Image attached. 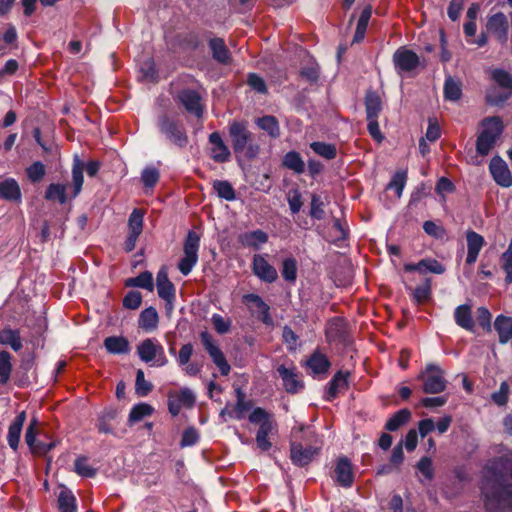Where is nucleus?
Wrapping results in <instances>:
<instances>
[{
	"label": "nucleus",
	"mask_w": 512,
	"mask_h": 512,
	"mask_svg": "<svg viewBox=\"0 0 512 512\" xmlns=\"http://www.w3.org/2000/svg\"><path fill=\"white\" fill-rule=\"evenodd\" d=\"M481 492L487 512H512V468L502 462L487 465Z\"/></svg>",
	"instance_id": "1"
},
{
	"label": "nucleus",
	"mask_w": 512,
	"mask_h": 512,
	"mask_svg": "<svg viewBox=\"0 0 512 512\" xmlns=\"http://www.w3.org/2000/svg\"><path fill=\"white\" fill-rule=\"evenodd\" d=\"M228 135L236 155L240 154L248 160L258 157L261 147L255 141V135L249 130L245 120H234L228 125Z\"/></svg>",
	"instance_id": "2"
},
{
	"label": "nucleus",
	"mask_w": 512,
	"mask_h": 512,
	"mask_svg": "<svg viewBox=\"0 0 512 512\" xmlns=\"http://www.w3.org/2000/svg\"><path fill=\"white\" fill-rule=\"evenodd\" d=\"M481 126L483 130L477 137L476 151L481 156H487L503 133L504 125L499 116H491L484 118Z\"/></svg>",
	"instance_id": "3"
},
{
	"label": "nucleus",
	"mask_w": 512,
	"mask_h": 512,
	"mask_svg": "<svg viewBox=\"0 0 512 512\" xmlns=\"http://www.w3.org/2000/svg\"><path fill=\"white\" fill-rule=\"evenodd\" d=\"M249 421L254 424H259V429L256 434L257 447L262 451H268L272 447L269 441V435L276 429V422L273 414L268 413L265 409L257 407L249 415Z\"/></svg>",
	"instance_id": "4"
},
{
	"label": "nucleus",
	"mask_w": 512,
	"mask_h": 512,
	"mask_svg": "<svg viewBox=\"0 0 512 512\" xmlns=\"http://www.w3.org/2000/svg\"><path fill=\"white\" fill-rule=\"evenodd\" d=\"M157 125L159 131L165 138L179 149H184L189 144L186 128L181 121L175 120L167 114H163L158 118Z\"/></svg>",
	"instance_id": "5"
},
{
	"label": "nucleus",
	"mask_w": 512,
	"mask_h": 512,
	"mask_svg": "<svg viewBox=\"0 0 512 512\" xmlns=\"http://www.w3.org/2000/svg\"><path fill=\"white\" fill-rule=\"evenodd\" d=\"M320 442L318 439L312 441L307 438L305 441H298L297 434H293V440L290 445V458L292 462L300 467L308 465L320 451Z\"/></svg>",
	"instance_id": "6"
},
{
	"label": "nucleus",
	"mask_w": 512,
	"mask_h": 512,
	"mask_svg": "<svg viewBox=\"0 0 512 512\" xmlns=\"http://www.w3.org/2000/svg\"><path fill=\"white\" fill-rule=\"evenodd\" d=\"M200 246V235L189 230L183 244L184 256L178 263V269L183 275H188L198 262V251Z\"/></svg>",
	"instance_id": "7"
},
{
	"label": "nucleus",
	"mask_w": 512,
	"mask_h": 512,
	"mask_svg": "<svg viewBox=\"0 0 512 512\" xmlns=\"http://www.w3.org/2000/svg\"><path fill=\"white\" fill-rule=\"evenodd\" d=\"M492 79L504 91L499 92L497 88H491L486 94V100L489 104L499 105L509 99L512 94V75L505 70L496 69L492 73Z\"/></svg>",
	"instance_id": "8"
},
{
	"label": "nucleus",
	"mask_w": 512,
	"mask_h": 512,
	"mask_svg": "<svg viewBox=\"0 0 512 512\" xmlns=\"http://www.w3.org/2000/svg\"><path fill=\"white\" fill-rule=\"evenodd\" d=\"M137 354L143 362H153V365L158 367L165 366L168 363L164 347L156 339H144L137 346Z\"/></svg>",
	"instance_id": "9"
},
{
	"label": "nucleus",
	"mask_w": 512,
	"mask_h": 512,
	"mask_svg": "<svg viewBox=\"0 0 512 512\" xmlns=\"http://www.w3.org/2000/svg\"><path fill=\"white\" fill-rule=\"evenodd\" d=\"M423 383V392L427 394H438L447 387V380L444 371L437 365L429 364L419 375Z\"/></svg>",
	"instance_id": "10"
},
{
	"label": "nucleus",
	"mask_w": 512,
	"mask_h": 512,
	"mask_svg": "<svg viewBox=\"0 0 512 512\" xmlns=\"http://www.w3.org/2000/svg\"><path fill=\"white\" fill-rule=\"evenodd\" d=\"M200 340L205 351L208 353L213 363L218 367L221 375L227 376L231 371V366L222 350L214 342L212 335L208 331H202L200 333Z\"/></svg>",
	"instance_id": "11"
},
{
	"label": "nucleus",
	"mask_w": 512,
	"mask_h": 512,
	"mask_svg": "<svg viewBox=\"0 0 512 512\" xmlns=\"http://www.w3.org/2000/svg\"><path fill=\"white\" fill-rule=\"evenodd\" d=\"M39 422L36 418H33L26 429L25 433V442L28 445L31 453L34 456H45L49 451L56 447L55 441L43 442L41 440H37V435L40 434L39 430Z\"/></svg>",
	"instance_id": "12"
},
{
	"label": "nucleus",
	"mask_w": 512,
	"mask_h": 512,
	"mask_svg": "<svg viewBox=\"0 0 512 512\" xmlns=\"http://www.w3.org/2000/svg\"><path fill=\"white\" fill-rule=\"evenodd\" d=\"M144 211L134 209L128 219V234L124 242V250L131 252L136 247V242L143 231Z\"/></svg>",
	"instance_id": "13"
},
{
	"label": "nucleus",
	"mask_w": 512,
	"mask_h": 512,
	"mask_svg": "<svg viewBox=\"0 0 512 512\" xmlns=\"http://www.w3.org/2000/svg\"><path fill=\"white\" fill-rule=\"evenodd\" d=\"M393 63L399 74L410 73L419 66L420 58L414 51L402 46L394 52Z\"/></svg>",
	"instance_id": "14"
},
{
	"label": "nucleus",
	"mask_w": 512,
	"mask_h": 512,
	"mask_svg": "<svg viewBox=\"0 0 512 512\" xmlns=\"http://www.w3.org/2000/svg\"><path fill=\"white\" fill-rule=\"evenodd\" d=\"M195 396L188 388L168 393V410L172 416H177L183 407L192 408L195 405Z\"/></svg>",
	"instance_id": "15"
},
{
	"label": "nucleus",
	"mask_w": 512,
	"mask_h": 512,
	"mask_svg": "<svg viewBox=\"0 0 512 512\" xmlns=\"http://www.w3.org/2000/svg\"><path fill=\"white\" fill-rule=\"evenodd\" d=\"M242 301L247 305L251 312L257 313V318L259 321L267 326L273 325V318L270 314V307L259 295L254 293L245 294L242 297Z\"/></svg>",
	"instance_id": "16"
},
{
	"label": "nucleus",
	"mask_w": 512,
	"mask_h": 512,
	"mask_svg": "<svg viewBox=\"0 0 512 512\" xmlns=\"http://www.w3.org/2000/svg\"><path fill=\"white\" fill-rule=\"evenodd\" d=\"M353 465L350 459L346 456H340L336 459L334 467V480L344 488L352 487L354 483Z\"/></svg>",
	"instance_id": "17"
},
{
	"label": "nucleus",
	"mask_w": 512,
	"mask_h": 512,
	"mask_svg": "<svg viewBox=\"0 0 512 512\" xmlns=\"http://www.w3.org/2000/svg\"><path fill=\"white\" fill-rule=\"evenodd\" d=\"M487 32L492 34L501 44L508 40L509 22L506 15L497 12L488 17L486 22Z\"/></svg>",
	"instance_id": "18"
},
{
	"label": "nucleus",
	"mask_w": 512,
	"mask_h": 512,
	"mask_svg": "<svg viewBox=\"0 0 512 512\" xmlns=\"http://www.w3.org/2000/svg\"><path fill=\"white\" fill-rule=\"evenodd\" d=\"M348 334V324L343 317H333L325 327L326 340L329 343H343Z\"/></svg>",
	"instance_id": "19"
},
{
	"label": "nucleus",
	"mask_w": 512,
	"mask_h": 512,
	"mask_svg": "<svg viewBox=\"0 0 512 512\" xmlns=\"http://www.w3.org/2000/svg\"><path fill=\"white\" fill-rule=\"evenodd\" d=\"M277 372L282 379L283 386L287 393L296 394L303 389V381L300 379V375L295 366L286 367L285 365H280L277 368Z\"/></svg>",
	"instance_id": "20"
},
{
	"label": "nucleus",
	"mask_w": 512,
	"mask_h": 512,
	"mask_svg": "<svg viewBox=\"0 0 512 512\" xmlns=\"http://www.w3.org/2000/svg\"><path fill=\"white\" fill-rule=\"evenodd\" d=\"M177 99L188 113L193 114L198 118L202 117V98L197 91L192 89H183L178 93Z\"/></svg>",
	"instance_id": "21"
},
{
	"label": "nucleus",
	"mask_w": 512,
	"mask_h": 512,
	"mask_svg": "<svg viewBox=\"0 0 512 512\" xmlns=\"http://www.w3.org/2000/svg\"><path fill=\"white\" fill-rule=\"evenodd\" d=\"M490 173L495 182L502 187L512 186V175L505 163L500 157H493L489 165Z\"/></svg>",
	"instance_id": "22"
},
{
	"label": "nucleus",
	"mask_w": 512,
	"mask_h": 512,
	"mask_svg": "<svg viewBox=\"0 0 512 512\" xmlns=\"http://www.w3.org/2000/svg\"><path fill=\"white\" fill-rule=\"evenodd\" d=\"M252 270L258 278L267 283H272L278 278L277 270L259 254H256L253 257Z\"/></svg>",
	"instance_id": "23"
},
{
	"label": "nucleus",
	"mask_w": 512,
	"mask_h": 512,
	"mask_svg": "<svg viewBox=\"0 0 512 512\" xmlns=\"http://www.w3.org/2000/svg\"><path fill=\"white\" fill-rule=\"evenodd\" d=\"M467 242V256L465 263L467 265H473L479 256L481 249L486 244L485 239L482 235L475 232L474 230H468L466 232Z\"/></svg>",
	"instance_id": "24"
},
{
	"label": "nucleus",
	"mask_w": 512,
	"mask_h": 512,
	"mask_svg": "<svg viewBox=\"0 0 512 512\" xmlns=\"http://www.w3.org/2000/svg\"><path fill=\"white\" fill-rule=\"evenodd\" d=\"M349 377H350L349 371L344 372L342 370H339L338 372H336V374L332 377V379L328 383L325 399L327 401H332L338 396V394L341 391L348 389Z\"/></svg>",
	"instance_id": "25"
},
{
	"label": "nucleus",
	"mask_w": 512,
	"mask_h": 512,
	"mask_svg": "<svg viewBox=\"0 0 512 512\" xmlns=\"http://www.w3.org/2000/svg\"><path fill=\"white\" fill-rule=\"evenodd\" d=\"M209 142L213 145L211 157L217 163H224L230 159L231 152L224 143L219 132L215 131L209 135Z\"/></svg>",
	"instance_id": "26"
},
{
	"label": "nucleus",
	"mask_w": 512,
	"mask_h": 512,
	"mask_svg": "<svg viewBox=\"0 0 512 512\" xmlns=\"http://www.w3.org/2000/svg\"><path fill=\"white\" fill-rule=\"evenodd\" d=\"M26 421V412L21 411L12 421L8 428L7 442L13 451H17L20 443V436L23 425Z\"/></svg>",
	"instance_id": "27"
},
{
	"label": "nucleus",
	"mask_w": 512,
	"mask_h": 512,
	"mask_svg": "<svg viewBox=\"0 0 512 512\" xmlns=\"http://www.w3.org/2000/svg\"><path fill=\"white\" fill-rule=\"evenodd\" d=\"M209 48L212 52V57L218 63L228 65L232 61L231 53L225 44L224 39L215 37L209 40Z\"/></svg>",
	"instance_id": "28"
},
{
	"label": "nucleus",
	"mask_w": 512,
	"mask_h": 512,
	"mask_svg": "<svg viewBox=\"0 0 512 512\" xmlns=\"http://www.w3.org/2000/svg\"><path fill=\"white\" fill-rule=\"evenodd\" d=\"M367 119H378L382 111V99L377 91L367 90L364 98Z\"/></svg>",
	"instance_id": "29"
},
{
	"label": "nucleus",
	"mask_w": 512,
	"mask_h": 512,
	"mask_svg": "<svg viewBox=\"0 0 512 512\" xmlns=\"http://www.w3.org/2000/svg\"><path fill=\"white\" fill-rule=\"evenodd\" d=\"M454 319L459 327L467 331H473L475 322L472 315L471 305L463 304L456 307L454 311Z\"/></svg>",
	"instance_id": "30"
},
{
	"label": "nucleus",
	"mask_w": 512,
	"mask_h": 512,
	"mask_svg": "<svg viewBox=\"0 0 512 512\" xmlns=\"http://www.w3.org/2000/svg\"><path fill=\"white\" fill-rule=\"evenodd\" d=\"M307 366L314 375L326 374L331 366L328 357L319 350L314 351L307 360Z\"/></svg>",
	"instance_id": "31"
},
{
	"label": "nucleus",
	"mask_w": 512,
	"mask_h": 512,
	"mask_svg": "<svg viewBox=\"0 0 512 512\" xmlns=\"http://www.w3.org/2000/svg\"><path fill=\"white\" fill-rule=\"evenodd\" d=\"M238 241L244 247L257 249L261 244L268 241V235L263 230L257 229L240 234L238 236Z\"/></svg>",
	"instance_id": "32"
},
{
	"label": "nucleus",
	"mask_w": 512,
	"mask_h": 512,
	"mask_svg": "<svg viewBox=\"0 0 512 512\" xmlns=\"http://www.w3.org/2000/svg\"><path fill=\"white\" fill-rule=\"evenodd\" d=\"M257 127L273 138L276 139L280 136V126L277 118L273 115H265L255 120Z\"/></svg>",
	"instance_id": "33"
},
{
	"label": "nucleus",
	"mask_w": 512,
	"mask_h": 512,
	"mask_svg": "<svg viewBox=\"0 0 512 512\" xmlns=\"http://www.w3.org/2000/svg\"><path fill=\"white\" fill-rule=\"evenodd\" d=\"M104 347L111 354H126L130 350L129 341L123 336L107 337Z\"/></svg>",
	"instance_id": "34"
},
{
	"label": "nucleus",
	"mask_w": 512,
	"mask_h": 512,
	"mask_svg": "<svg viewBox=\"0 0 512 512\" xmlns=\"http://www.w3.org/2000/svg\"><path fill=\"white\" fill-rule=\"evenodd\" d=\"M0 343L9 345L16 352L20 351L23 347L20 331L10 327H5L0 331Z\"/></svg>",
	"instance_id": "35"
},
{
	"label": "nucleus",
	"mask_w": 512,
	"mask_h": 512,
	"mask_svg": "<svg viewBox=\"0 0 512 512\" xmlns=\"http://www.w3.org/2000/svg\"><path fill=\"white\" fill-rule=\"evenodd\" d=\"M494 328L501 343H507L512 338V318L504 315L497 316Z\"/></svg>",
	"instance_id": "36"
},
{
	"label": "nucleus",
	"mask_w": 512,
	"mask_h": 512,
	"mask_svg": "<svg viewBox=\"0 0 512 512\" xmlns=\"http://www.w3.org/2000/svg\"><path fill=\"white\" fill-rule=\"evenodd\" d=\"M282 166L293 171L295 174H302L305 171V163L297 151L287 152L283 156Z\"/></svg>",
	"instance_id": "37"
},
{
	"label": "nucleus",
	"mask_w": 512,
	"mask_h": 512,
	"mask_svg": "<svg viewBox=\"0 0 512 512\" xmlns=\"http://www.w3.org/2000/svg\"><path fill=\"white\" fill-rule=\"evenodd\" d=\"M124 285L125 287H138L152 292L154 290L153 275L149 271L141 272L136 277L127 278Z\"/></svg>",
	"instance_id": "38"
},
{
	"label": "nucleus",
	"mask_w": 512,
	"mask_h": 512,
	"mask_svg": "<svg viewBox=\"0 0 512 512\" xmlns=\"http://www.w3.org/2000/svg\"><path fill=\"white\" fill-rule=\"evenodd\" d=\"M158 322L159 316L154 307H148L140 313L138 324L139 327L145 331H152L156 329Z\"/></svg>",
	"instance_id": "39"
},
{
	"label": "nucleus",
	"mask_w": 512,
	"mask_h": 512,
	"mask_svg": "<svg viewBox=\"0 0 512 512\" xmlns=\"http://www.w3.org/2000/svg\"><path fill=\"white\" fill-rule=\"evenodd\" d=\"M0 196L9 201L19 200L21 191L17 181L10 178L0 182Z\"/></svg>",
	"instance_id": "40"
},
{
	"label": "nucleus",
	"mask_w": 512,
	"mask_h": 512,
	"mask_svg": "<svg viewBox=\"0 0 512 512\" xmlns=\"http://www.w3.org/2000/svg\"><path fill=\"white\" fill-rule=\"evenodd\" d=\"M59 512H76V498L71 490L63 487L58 495Z\"/></svg>",
	"instance_id": "41"
},
{
	"label": "nucleus",
	"mask_w": 512,
	"mask_h": 512,
	"mask_svg": "<svg viewBox=\"0 0 512 512\" xmlns=\"http://www.w3.org/2000/svg\"><path fill=\"white\" fill-rule=\"evenodd\" d=\"M411 418V412L407 408L401 409L394 413L386 422L385 429L388 431H396L406 424Z\"/></svg>",
	"instance_id": "42"
},
{
	"label": "nucleus",
	"mask_w": 512,
	"mask_h": 512,
	"mask_svg": "<svg viewBox=\"0 0 512 512\" xmlns=\"http://www.w3.org/2000/svg\"><path fill=\"white\" fill-rule=\"evenodd\" d=\"M157 292L158 296L165 301L166 311L171 312L174 309V302L176 300L175 285L172 282L161 286L158 285Z\"/></svg>",
	"instance_id": "43"
},
{
	"label": "nucleus",
	"mask_w": 512,
	"mask_h": 512,
	"mask_svg": "<svg viewBox=\"0 0 512 512\" xmlns=\"http://www.w3.org/2000/svg\"><path fill=\"white\" fill-rule=\"evenodd\" d=\"M432 280L426 278L422 285L417 286L413 291V300L417 305H423L431 299Z\"/></svg>",
	"instance_id": "44"
},
{
	"label": "nucleus",
	"mask_w": 512,
	"mask_h": 512,
	"mask_svg": "<svg viewBox=\"0 0 512 512\" xmlns=\"http://www.w3.org/2000/svg\"><path fill=\"white\" fill-rule=\"evenodd\" d=\"M213 190L218 197L226 201H233L236 199V192L232 184L227 180H215L213 182Z\"/></svg>",
	"instance_id": "45"
},
{
	"label": "nucleus",
	"mask_w": 512,
	"mask_h": 512,
	"mask_svg": "<svg viewBox=\"0 0 512 512\" xmlns=\"http://www.w3.org/2000/svg\"><path fill=\"white\" fill-rule=\"evenodd\" d=\"M84 163L76 156L72 167V182L74 187L73 196L76 197L81 189L84 182L83 177Z\"/></svg>",
	"instance_id": "46"
},
{
	"label": "nucleus",
	"mask_w": 512,
	"mask_h": 512,
	"mask_svg": "<svg viewBox=\"0 0 512 512\" xmlns=\"http://www.w3.org/2000/svg\"><path fill=\"white\" fill-rule=\"evenodd\" d=\"M310 148L326 160H332L337 156V148L334 144L315 141L310 144Z\"/></svg>",
	"instance_id": "47"
},
{
	"label": "nucleus",
	"mask_w": 512,
	"mask_h": 512,
	"mask_svg": "<svg viewBox=\"0 0 512 512\" xmlns=\"http://www.w3.org/2000/svg\"><path fill=\"white\" fill-rule=\"evenodd\" d=\"M12 356L6 351H0V385H5L10 379L12 372Z\"/></svg>",
	"instance_id": "48"
},
{
	"label": "nucleus",
	"mask_w": 512,
	"mask_h": 512,
	"mask_svg": "<svg viewBox=\"0 0 512 512\" xmlns=\"http://www.w3.org/2000/svg\"><path fill=\"white\" fill-rule=\"evenodd\" d=\"M500 266L503 272L506 274L505 283L507 285L512 283V237L508 248L500 256Z\"/></svg>",
	"instance_id": "49"
},
{
	"label": "nucleus",
	"mask_w": 512,
	"mask_h": 512,
	"mask_svg": "<svg viewBox=\"0 0 512 512\" xmlns=\"http://www.w3.org/2000/svg\"><path fill=\"white\" fill-rule=\"evenodd\" d=\"M461 83L452 77H448L444 83V97L450 101H457L461 98Z\"/></svg>",
	"instance_id": "50"
},
{
	"label": "nucleus",
	"mask_w": 512,
	"mask_h": 512,
	"mask_svg": "<svg viewBox=\"0 0 512 512\" xmlns=\"http://www.w3.org/2000/svg\"><path fill=\"white\" fill-rule=\"evenodd\" d=\"M153 413V407L147 403H139L135 405L130 413L128 421L133 424L141 421L144 417L150 416Z\"/></svg>",
	"instance_id": "51"
},
{
	"label": "nucleus",
	"mask_w": 512,
	"mask_h": 512,
	"mask_svg": "<svg viewBox=\"0 0 512 512\" xmlns=\"http://www.w3.org/2000/svg\"><path fill=\"white\" fill-rule=\"evenodd\" d=\"M281 274L284 280L289 283H294L296 281L297 261L295 258L289 257L283 260Z\"/></svg>",
	"instance_id": "52"
},
{
	"label": "nucleus",
	"mask_w": 512,
	"mask_h": 512,
	"mask_svg": "<svg viewBox=\"0 0 512 512\" xmlns=\"http://www.w3.org/2000/svg\"><path fill=\"white\" fill-rule=\"evenodd\" d=\"M75 472L81 477L92 478L96 475V469L93 468L89 462L88 458L85 456H79L74 463Z\"/></svg>",
	"instance_id": "53"
},
{
	"label": "nucleus",
	"mask_w": 512,
	"mask_h": 512,
	"mask_svg": "<svg viewBox=\"0 0 512 512\" xmlns=\"http://www.w3.org/2000/svg\"><path fill=\"white\" fill-rule=\"evenodd\" d=\"M45 199L58 200L61 204H64L67 200L66 186L62 184H50L46 189Z\"/></svg>",
	"instance_id": "54"
},
{
	"label": "nucleus",
	"mask_w": 512,
	"mask_h": 512,
	"mask_svg": "<svg viewBox=\"0 0 512 512\" xmlns=\"http://www.w3.org/2000/svg\"><path fill=\"white\" fill-rule=\"evenodd\" d=\"M407 181V172L398 171L394 174L391 181L387 185L388 190H394L397 198H400Z\"/></svg>",
	"instance_id": "55"
},
{
	"label": "nucleus",
	"mask_w": 512,
	"mask_h": 512,
	"mask_svg": "<svg viewBox=\"0 0 512 512\" xmlns=\"http://www.w3.org/2000/svg\"><path fill=\"white\" fill-rule=\"evenodd\" d=\"M26 173L32 183H38L46 174L45 165L40 161L33 162L29 167H27Z\"/></svg>",
	"instance_id": "56"
},
{
	"label": "nucleus",
	"mask_w": 512,
	"mask_h": 512,
	"mask_svg": "<svg viewBox=\"0 0 512 512\" xmlns=\"http://www.w3.org/2000/svg\"><path fill=\"white\" fill-rule=\"evenodd\" d=\"M153 389V385L145 380L144 372L139 369L136 373L135 391L140 397L147 396Z\"/></svg>",
	"instance_id": "57"
},
{
	"label": "nucleus",
	"mask_w": 512,
	"mask_h": 512,
	"mask_svg": "<svg viewBox=\"0 0 512 512\" xmlns=\"http://www.w3.org/2000/svg\"><path fill=\"white\" fill-rule=\"evenodd\" d=\"M160 178L159 170L155 167H146L141 174V181L147 188H153Z\"/></svg>",
	"instance_id": "58"
},
{
	"label": "nucleus",
	"mask_w": 512,
	"mask_h": 512,
	"mask_svg": "<svg viewBox=\"0 0 512 512\" xmlns=\"http://www.w3.org/2000/svg\"><path fill=\"white\" fill-rule=\"evenodd\" d=\"M117 413L115 410H106L98 419L97 428L100 433L109 434L112 433V427L110 421L116 417Z\"/></svg>",
	"instance_id": "59"
},
{
	"label": "nucleus",
	"mask_w": 512,
	"mask_h": 512,
	"mask_svg": "<svg viewBox=\"0 0 512 512\" xmlns=\"http://www.w3.org/2000/svg\"><path fill=\"white\" fill-rule=\"evenodd\" d=\"M123 307L130 310L138 309L142 304V294L139 291H129L122 300Z\"/></svg>",
	"instance_id": "60"
},
{
	"label": "nucleus",
	"mask_w": 512,
	"mask_h": 512,
	"mask_svg": "<svg viewBox=\"0 0 512 512\" xmlns=\"http://www.w3.org/2000/svg\"><path fill=\"white\" fill-rule=\"evenodd\" d=\"M423 230L429 236L435 239H443L446 235V230L443 226L436 224L434 221L428 220L423 223Z\"/></svg>",
	"instance_id": "61"
},
{
	"label": "nucleus",
	"mask_w": 512,
	"mask_h": 512,
	"mask_svg": "<svg viewBox=\"0 0 512 512\" xmlns=\"http://www.w3.org/2000/svg\"><path fill=\"white\" fill-rule=\"evenodd\" d=\"M324 204L321 200V197L317 194H313L311 197V207H310V215L312 218L321 220L325 216V211L323 208Z\"/></svg>",
	"instance_id": "62"
},
{
	"label": "nucleus",
	"mask_w": 512,
	"mask_h": 512,
	"mask_svg": "<svg viewBox=\"0 0 512 512\" xmlns=\"http://www.w3.org/2000/svg\"><path fill=\"white\" fill-rule=\"evenodd\" d=\"M199 440V433L196 428L188 427L184 430L180 441L181 447H187L195 445Z\"/></svg>",
	"instance_id": "63"
},
{
	"label": "nucleus",
	"mask_w": 512,
	"mask_h": 512,
	"mask_svg": "<svg viewBox=\"0 0 512 512\" xmlns=\"http://www.w3.org/2000/svg\"><path fill=\"white\" fill-rule=\"evenodd\" d=\"M491 319L492 314L486 307H479L476 313V320L483 329L490 331L491 330Z\"/></svg>",
	"instance_id": "64"
}]
</instances>
